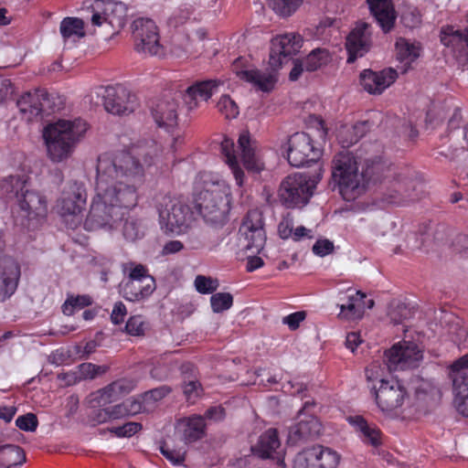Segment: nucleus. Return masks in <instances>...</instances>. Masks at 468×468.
<instances>
[{"instance_id": "64", "label": "nucleus", "mask_w": 468, "mask_h": 468, "mask_svg": "<svg viewBox=\"0 0 468 468\" xmlns=\"http://www.w3.org/2000/svg\"><path fill=\"white\" fill-rule=\"evenodd\" d=\"M452 247L457 252L468 253V235L463 233L457 234L452 241Z\"/></svg>"}, {"instance_id": "1", "label": "nucleus", "mask_w": 468, "mask_h": 468, "mask_svg": "<svg viewBox=\"0 0 468 468\" xmlns=\"http://www.w3.org/2000/svg\"><path fill=\"white\" fill-rule=\"evenodd\" d=\"M163 148L154 141L133 145L128 150L99 156L95 196L90 205H116L136 200V188L143 182L144 169L162 160Z\"/></svg>"}, {"instance_id": "3", "label": "nucleus", "mask_w": 468, "mask_h": 468, "mask_svg": "<svg viewBox=\"0 0 468 468\" xmlns=\"http://www.w3.org/2000/svg\"><path fill=\"white\" fill-rule=\"evenodd\" d=\"M88 130V123L80 119H58L43 129V140L48 158L61 163L71 156L77 144Z\"/></svg>"}, {"instance_id": "38", "label": "nucleus", "mask_w": 468, "mask_h": 468, "mask_svg": "<svg viewBox=\"0 0 468 468\" xmlns=\"http://www.w3.org/2000/svg\"><path fill=\"white\" fill-rule=\"evenodd\" d=\"M204 221L214 228H221L229 220L231 207H194Z\"/></svg>"}, {"instance_id": "17", "label": "nucleus", "mask_w": 468, "mask_h": 468, "mask_svg": "<svg viewBox=\"0 0 468 468\" xmlns=\"http://www.w3.org/2000/svg\"><path fill=\"white\" fill-rule=\"evenodd\" d=\"M338 462L339 456L335 452L316 445L297 453L293 468H335Z\"/></svg>"}, {"instance_id": "7", "label": "nucleus", "mask_w": 468, "mask_h": 468, "mask_svg": "<svg viewBox=\"0 0 468 468\" xmlns=\"http://www.w3.org/2000/svg\"><path fill=\"white\" fill-rule=\"evenodd\" d=\"M194 205L209 202L213 205H230L229 189L224 181L214 179L208 173H200L195 182Z\"/></svg>"}, {"instance_id": "32", "label": "nucleus", "mask_w": 468, "mask_h": 468, "mask_svg": "<svg viewBox=\"0 0 468 468\" xmlns=\"http://www.w3.org/2000/svg\"><path fill=\"white\" fill-rule=\"evenodd\" d=\"M48 101V94L45 90H37L23 94L17 101V106L22 112L28 113L31 118L46 112Z\"/></svg>"}, {"instance_id": "24", "label": "nucleus", "mask_w": 468, "mask_h": 468, "mask_svg": "<svg viewBox=\"0 0 468 468\" xmlns=\"http://www.w3.org/2000/svg\"><path fill=\"white\" fill-rule=\"evenodd\" d=\"M20 278V267L11 257L0 258V302L16 292Z\"/></svg>"}, {"instance_id": "44", "label": "nucleus", "mask_w": 468, "mask_h": 468, "mask_svg": "<svg viewBox=\"0 0 468 468\" xmlns=\"http://www.w3.org/2000/svg\"><path fill=\"white\" fill-rule=\"evenodd\" d=\"M414 307L403 302L393 300L388 305V315L395 324L411 318L414 314Z\"/></svg>"}, {"instance_id": "19", "label": "nucleus", "mask_w": 468, "mask_h": 468, "mask_svg": "<svg viewBox=\"0 0 468 468\" xmlns=\"http://www.w3.org/2000/svg\"><path fill=\"white\" fill-rule=\"evenodd\" d=\"M128 207H90L84 221L87 230L103 228L113 229L124 219Z\"/></svg>"}, {"instance_id": "42", "label": "nucleus", "mask_w": 468, "mask_h": 468, "mask_svg": "<svg viewBox=\"0 0 468 468\" xmlns=\"http://www.w3.org/2000/svg\"><path fill=\"white\" fill-rule=\"evenodd\" d=\"M59 31L65 42H75L85 36L84 23L77 17H65L60 22Z\"/></svg>"}, {"instance_id": "41", "label": "nucleus", "mask_w": 468, "mask_h": 468, "mask_svg": "<svg viewBox=\"0 0 468 468\" xmlns=\"http://www.w3.org/2000/svg\"><path fill=\"white\" fill-rule=\"evenodd\" d=\"M59 201L61 205H85L87 193L83 185L78 182L67 183L63 186Z\"/></svg>"}, {"instance_id": "40", "label": "nucleus", "mask_w": 468, "mask_h": 468, "mask_svg": "<svg viewBox=\"0 0 468 468\" xmlns=\"http://www.w3.org/2000/svg\"><path fill=\"white\" fill-rule=\"evenodd\" d=\"M396 51L398 60L404 65L403 70L414 62L420 54V46L417 42H410L406 38H399L396 41Z\"/></svg>"}, {"instance_id": "5", "label": "nucleus", "mask_w": 468, "mask_h": 468, "mask_svg": "<svg viewBox=\"0 0 468 468\" xmlns=\"http://www.w3.org/2000/svg\"><path fill=\"white\" fill-rule=\"evenodd\" d=\"M26 174L11 175L0 181V191L6 203L12 205H46L47 200L39 193L28 190Z\"/></svg>"}, {"instance_id": "39", "label": "nucleus", "mask_w": 468, "mask_h": 468, "mask_svg": "<svg viewBox=\"0 0 468 468\" xmlns=\"http://www.w3.org/2000/svg\"><path fill=\"white\" fill-rule=\"evenodd\" d=\"M26 462L24 450L16 444H3L0 439V468H16Z\"/></svg>"}, {"instance_id": "11", "label": "nucleus", "mask_w": 468, "mask_h": 468, "mask_svg": "<svg viewBox=\"0 0 468 468\" xmlns=\"http://www.w3.org/2000/svg\"><path fill=\"white\" fill-rule=\"evenodd\" d=\"M303 37L296 33L278 35L271 39L269 66L272 71H277L296 55L302 46Z\"/></svg>"}, {"instance_id": "36", "label": "nucleus", "mask_w": 468, "mask_h": 468, "mask_svg": "<svg viewBox=\"0 0 468 468\" xmlns=\"http://www.w3.org/2000/svg\"><path fill=\"white\" fill-rule=\"evenodd\" d=\"M364 299L366 294L361 291L348 295L347 303L338 304L340 308L338 318L346 321L361 319L364 315Z\"/></svg>"}, {"instance_id": "48", "label": "nucleus", "mask_w": 468, "mask_h": 468, "mask_svg": "<svg viewBox=\"0 0 468 468\" xmlns=\"http://www.w3.org/2000/svg\"><path fill=\"white\" fill-rule=\"evenodd\" d=\"M91 397V401L96 402L98 406H105L121 399L117 389L113 388L112 382L92 393Z\"/></svg>"}, {"instance_id": "22", "label": "nucleus", "mask_w": 468, "mask_h": 468, "mask_svg": "<svg viewBox=\"0 0 468 468\" xmlns=\"http://www.w3.org/2000/svg\"><path fill=\"white\" fill-rule=\"evenodd\" d=\"M321 423L314 415H305L296 424L289 429L288 443L299 445L318 438L321 432Z\"/></svg>"}, {"instance_id": "50", "label": "nucleus", "mask_w": 468, "mask_h": 468, "mask_svg": "<svg viewBox=\"0 0 468 468\" xmlns=\"http://www.w3.org/2000/svg\"><path fill=\"white\" fill-rule=\"evenodd\" d=\"M452 386L455 392L454 403L456 409L462 415L468 417V388L461 383L457 385L453 378Z\"/></svg>"}, {"instance_id": "37", "label": "nucleus", "mask_w": 468, "mask_h": 468, "mask_svg": "<svg viewBox=\"0 0 468 468\" xmlns=\"http://www.w3.org/2000/svg\"><path fill=\"white\" fill-rule=\"evenodd\" d=\"M279 446L277 431L270 429L260 436L258 442L251 446L250 450L253 455L261 459H269L272 457V453Z\"/></svg>"}, {"instance_id": "59", "label": "nucleus", "mask_w": 468, "mask_h": 468, "mask_svg": "<svg viewBox=\"0 0 468 468\" xmlns=\"http://www.w3.org/2000/svg\"><path fill=\"white\" fill-rule=\"evenodd\" d=\"M38 425V420L36 414L27 413L19 416L16 420V426L25 431H35Z\"/></svg>"}, {"instance_id": "12", "label": "nucleus", "mask_w": 468, "mask_h": 468, "mask_svg": "<svg viewBox=\"0 0 468 468\" xmlns=\"http://www.w3.org/2000/svg\"><path fill=\"white\" fill-rule=\"evenodd\" d=\"M239 232L247 241L246 250L259 253L263 249L266 241V232L263 213L258 207L247 212Z\"/></svg>"}, {"instance_id": "9", "label": "nucleus", "mask_w": 468, "mask_h": 468, "mask_svg": "<svg viewBox=\"0 0 468 468\" xmlns=\"http://www.w3.org/2000/svg\"><path fill=\"white\" fill-rule=\"evenodd\" d=\"M315 186L303 174L288 176L281 184L279 197L283 205H306Z\"/></svg>"}, {"instance_id": "2", "label": "nucleus", "mask_w": 468, "mask_h": 468, "mask_svg": "<svg viewBox=\"0 0 468 468\" xmlns=\"http://www.w3.org/2000/svg\"><path fill=\"white\" fill-rule=\"evenodd\" d=\"M384 163L378 155L362 157L349 153H339L333 161L332 178L339 194L346 202L361 196L370 181L380 179Z\"/></svg>"}, {"instance_id": "54", "label": "nucleus", "mask_w": 468, "mask_h": 468, "mask_svg": "<svg viewBox=\"0 0 468 468\" xmlns=\"http://www.w3.org/2000/svg\"><path fill=\"white\" fill-rule=\"evenodd\" d=\"M161 453L173 464L178 465L185 461L186 451L184 448L175 449L168 443L164 442L160 445Z\"/></svg>"}, {"instance_id": "61", "label": "nucleus", "mask_w": 468, "mask_h": 468, "mask_svg": "<svg viewBox=\"0 0 468 468\" xmlns=\"http://www.w3.org/2000/svg\"><path fill=\"white\" fill-rule=\"evenodd\" d=\"M404 249L410 250H423L425 251L424 243H422V239L420 237L418 233V229L413 231H410L407 233L405 238V246Z\"/></svg>"}, {"instance_id": "51", "label": "nucleus", "mask_w": 468, "mask_h": 468, "mask_svg": "<svg viewBox=\"0 0 468 468\" xmlns=\"http://www.w3.org/2000/svg\"><path fill=\"white\" fill-rule=\"evenodd\" d=\"M91 303L92 299L89 295L69 296L62 305V312L66 315H71L76 309H82Z\"/></svg>"}, {"instance_id": "45", "label": "nucleus", "mask_w": 468, "mask_h": 468, "mask_svg": "<svg viewBox=\"0 0 468 468\" xmlns=\"http://www.w3.org/2000/svg\"><path fill=\"white\" fill-rule=\"evenodd\" d=\"M57 208L58 215L69 229H75L81 224L82 207H57Z\"/></svg>"}, {"instance_id": "16", "label": "nucleus", "mask_w": 468, "mask_h": 468, "mask_svg": "<svg viewBox=\"0 0 468 468\" xmlns=\"http://www.w3.org/2000/svg\"><path fill=\"white\" fill-rule=\"evenodd\" d=\"M375 399L382 411H392L400 408L408 393L405 387L398 379H381L378 388H372Z\"/></svg>"}, {"instance_id": "21", "label": "nucleus", "mask_w": 468, "mask_h": 468, "mask_svg": "<svg viewBox=\"0 0 468 468\" xmlns=\"http://www.w3.org/2000/svg\"><path fill=\"white\" fill-rule=\"evenodd\" d=\"M418 233L422 239L425 251L429 252L447 243L451 229L443 223L425 220L418 225Z\"/></svg>"}, {"instance_id": "23", "label": "nucleus", "mask_w": 468, "mask_h": 468, "mask_svg": "<svg viewBox=\"0 0 468 468\" xmlns=\"http://www.w3.org/2000/svg\"><path fill=\"white\" fill-rule=\"evenodd\" d=\"M398 78V73L393 69H386L380 71L365 69L360 73V84L369 94H381Z\"/></svg>"}, {"instance_id": "8", "label": "nucleus", "mask_w": 468, "mask_h": 468, "mask_svg": "<svg viewBox=\"0 0 468 468\" xmlns=\"http://www.w3.org/2000/svg\"><path fill=\"white\" fill-rule=\"evenodd\" d=\"M132 27L134 48L138 53L149 56H161L163 54L157 27L152 19L137 18L133 22Z\"/></svg>"}, {"instance_id": "35", "label": "nucleus", "mask_w": 468, "mask_h": 468, "mask_svg": "<svg viewBox=\"0 0 468 468\" xmlns=\"http://www.w3.org/2000/svg\"><path fill=\"white\" fill-rule=\"evenodd\" d=\"M371 128L368 121L358 122L353 125L344 124L337 130L336 138L343 148L356 144Z\"/></svg>"}, {"instance_id": "46", "label": "nucleus", "mask_w": 468, "mask_h": 468, "mask_svg": "<svg viewBox=\"0 0 468 468\" xmlns=\"http://www.w3.org/2000/svg\"><path fill=\"white\" fill-rule=\"evenodd\" d=\"M329 60L330 55L325 48H314L304 58V69L307 71H315L326 65Z\"/></svg>"}, {"instance_id": "20", "label": "nucleus", "mask_w": 468, "mask_h": 468, "mask_svg": "<svg viewBox=\"0 0 468 468\" xmlns=\"http://www.w3.org/2000/svg\"><path fill=\"white\" fill-rule=\"evenodd\" d=\"M367 23L359 22L346 37V48L348 52L347 62L353 63L363 57L371 46V31Z\"/></svg>"}, {"instance_id": "18", "label": "nucleus", "mask_w": 468, "mask_h": 468, "mask_svg": "<svg viewBox=\"0 0 468 468\" xmlns=\"http://www.w3.org/2000/svg\"><path fill=\"white\" fill-rule=\"evenodd\" d=\"M232 71L240 80L251 83L254 87L262 91L271 90L277 80L273 72H261L253 69L249 59L243 57H239L234 60Z\"/></svg>"}, {"instance_id": "53", "label": "nucleus", "mask_w": 468, "mask_h": 468, "mask_svg": "<svg viewBox=\"0 0 468 468\" xmlns=\"http://www.w3.org/2000/svg\"><path fill=\"white\" fill-rule=\"evenodd\" d=\"M210 304L214 313L229 310L233 304V296L229 292H217L210 297Z\"/></svg>"}, {"instance_id": "15", "label": "nucleus", "mask_w": 468, "mask_h": 468, "mask_svg": "<svg viewBox=\"0 0 468 468\" xmlns=\"http://www.w3.org/2000/svg\"><path fill=\"white\" fill-rule=\"evenodd\" d=\"M193 211L190 207H164L159 209V225L167 236L180 235L188 229Z\"/></svg>"}, {"instance_id": "43", "label": "nucleus", "mask_w": 468, "mask_h": 468, "mask_svg": "<svg viewBox=\"0 0 468 468\" xmlns=\"http://www.w3.org/2000/svg\"><path fill=\"white\" fill-rule=\"evenodd\" d=\"M46 207H18L16 214L22 218L21 225L27 229H35L46 216Z\"/></svg>"}, {"instance_id": "49", "label": "nucleus", "mask_w": 468, "mask_h": 468, "mask_svg": "<svg viewBox=\"0 0 468 468\" xmlns=\"http://www.w3.org/2000/svg\"><path fill=\"white\" fill-rule=\"evenodd\" d=\"M217 109L226 119H235L239 114V108L236 101L226 94L219 98Z\"/></svg>"}, {"instance_id": "25", "label": "nucleus", "mask_w": 468, "mask_h": 468, "mask_svg": "<svg viewBox=\"0 0 468 468\" xmlns=\"http://www.w3.org/2000/svg\"><path fill=\"white\" fill-rule=\"evenodd\" d=\"M223 84L218 80H205L196 81L190 85L183 95V101L188 111H193L199 106L201 101H207Z\"/></svg>"}, {"instance_id": "33", "label": "nucleus", "mask_w": 468, "mask_h": 468, "mask_svg": "<svg viewBox=\"0 0 468 468\" xmlns=\"http://www.w3.org/2000/svg\"><path fill=\"white\" fill-rule=\"evenodd\" d=\"M182 431V440L186 444L202 440L207 435V425L201 415H191L179 421Z\"/></svg>"}, {"instance_id": "57", "label": "nucleus", "mask_w": 468, "mask_h": 468, "mask_svg": "<svg viewBox=\"0 0 468 468\" xmlns=\"http://www.w3.org/2000/svg\"><path fill=\"white\" fill-rule=\"evenodd\" d=\"M146 324L141 315H134L129 318L125 324V331L131 335H144Z\"/></svg>"}, {"instance_id": "29", "label": "nucleus", "mask_w": 468, "mask_h": 468, "mask_svg": "<svg viewBox=\"0 0 468 468\" xmlns=\"http://www.w3.org/2000/svg\"><path fill=\"white\" fill-rule=\"evenodd\" d=\"M182 375L181 388L188 402H195L202 394L203 388L199 382L196 367L187 362L180 367Z\"/></svg>"}, {"instance_id": "56", "label": "nucleus", "mask_w": 468, "mask_h": 468, "mask_svg": "<svg viewBox=\"0 0 468 468\" xmlns=\"http://www.w3.org/2000/svg\"><path fill=\"white\" fill-rule=\"evenodd\" d=\"M195 287L200 293H213L218 287V282L210 277L197 275L195 279Z\"/></svg>"}, {"instance_id": "6", "label": "nucleus", "mask_w": 468, "mask_h": 468, "mask_svg": "<svg viewBox=\"0 0 468 468\" xmlns=\"http://www.w3.org/2000/svg\"><path fill=\"white\" fill-rule=\"evenodd\" d=\"M93 93L101 100L104 109L112 114L124 115L135 110V95L122 84L100 86L94 89Z\"/></svg>"}, {"instance_id": "26", "label": "nucleus", "mask_w": 468, "mask_h": 468, "mask_svg": "<svg viewBox=\"0 0 468 468\" xmlns=\"http://www.w3.org/2000/svg\"><path fill=\"white\" fill-rule=\"evenodd\" d=\"M441 41L457 57L468 58V27L460 29L452 26L443 27L441 31Z\"/></svg>"}, {"instance_id": "10", "label": "nucleus", "mask_w": 468, "mask_h": 468, "mask_svg": "<svg viewBox=\"0 0 468 468\" xmlns=\"http://www.w3.org/2000/svg\"><path fill=\"white\" fill-rule=\"evenodd\" d=\"M422 358V349L414 342L404 341L384 353V361L389 371L417 367Z\"/></svg>"}, {"instance_id": "30", "label": "nucleus", "mask_w": 468, "mask_h": 468, "mask_svg": "<svg viewBox=\"0 0 468 468\" xmlns=\"http://www.w3.org/2000/svg\"><path fill=\"white\" fill-rule=\"evenodd\" d=\"M369 10L381 29L387 33L394 27L396 13L390 0H367Z\"/></svg>"}, {"instance_id": "34", "label": "nucleus", "mask_w": 468, "mask_h": 468, "mask_svg": "<svg viewBox=\"0 0 468 468\" xmlns=\"http://www.w3.org/2000/svg\"><path fill=\"white\" fill-rule=\"evenodd\" d=\"M153 117L159 127L165 130L177 123V104L175 101H161L152 110Z\"/></svg>"}, {"instance_id": "28", "label": "nucleus", "mask_w": 468, "mask_h": 468, "mask_svg": "<svg viewBox=\"0 0 468 468\" xmlns=\"http://www.w3.org/2000/svg\"><path fill=\"white\" fill-rule=\"evenodd\" d=\"M144 410L145 408L143 405L140 398L129 399L112 408H106L100 410L97 415V419L98 421L104 422L108 419H120L128 416H133Z\"/></svg>"}, {"instance_id": "52", "label": "nucleus", "mask_w": 468, "mask_h": 468, "mask_svg": "<svg viewBox=\"0 0 468 468\" xmlns=\"http://www.w3.org/2000/svg\"><path fill=\"white\" fill-rule=\"evenodd\" d=\"M109 370L108 366H97L92 363H82L78 366L80 380L94 379L98 376L105 374Z\"/></svg>"}, {"instance_id": "55", "label": "nucleus", "mask_w": 468, "mask_h": 468, "mask_svg": "<svg viewBox=\"0 0 468 468\" xmlns=\"http://www.w3.org/2000/svg\"><path fill=\"white\" fill-rule=\"evenodd\" d=\"M171 391L172 389L170 387L161 386L144 392L139 398L141 399V401L143 402L144 408H146V405L150 404L151 402H156L161 400L165 396H167Z\"/></svg>"}, {"instance_id": "60", "label": "nucleus", "mask_w": 468, "mask_h": 468, "mask_svg": "<svg viewBox=\"0 0 468 468\" xmlns=\"http://www.w3.org/2000/svg\"><path fill=\"white\" fill-rule=\"evenodd\" d=\"M142 429L139 422H127L119 427H113L109 431L118 437H131Z\"/></svg>"}, {"instance_id": "13", "label": "nucleus", "mask_w": 468, "mask_h": 468, "mask_svg": "<svg viewBox=\"0 0 468 468\" xmlns=\"http://www.w3.org/2000/svg\"><path fill=\"white\" fill-rule=\"evenodd\" d=\"M288 144L287 160L292 166L301 167L320 157V149L313 144L311 136L306 133L292 134Z\"/></svg>"}, {"instance_id": "58", "label": "nucleus", "mask_w": 468, "mask_h": 468, "mask_svg": "<svg viewBox=\"0 0 468 468\" xmlns=\"http://www.w3.org/2000/svg\"><path fill=\"white\" fill-rule=\"evenodd\" d=\"M144 235L140 223L135 219L125 218L123 236L126 239L133 241Z\"/></svg>"}, {"instance_id": "4", "label": "nucleus", "mask_w": 468, "mask_h": 468, "mask_svg": "<svg viewBox=\"0 0 468 468\" xmlns=\"http://www.w3.org/2000/svg\"><path fill=\"white\" fill-rule=\"evenodd\" d=\"M221 152L239 186H242L244 180V172L239 165V160L250 172L260 173L264 169L262 150L247 131L239 136L238 150L231 139L225 138L221 143Z\"/></svg>"}, {"instance_id": "63", "label": "nucleus", "mask_w": 468, "mask_h": 468, "mask_svg": "<svg viewBox=\"0 0 468 468\" xmlns=\"http://www.w3.org/2000/svg\"><path fill=\"white\" fill-rule=\"evenodd\" d=\"M113 388L117 389L120 398L129 394L135 387V382L132 379L121 378L112 382Z\"/></svg>"}, {"instance_id": "47", "label": "nucleus", "mask_w": 468, "mask_h": 468, "mask_svg": "<svg viewBox=\"0 0 468 468\" xmlns=\"http://www.w3.org/2000/svg\"><path fill=\"white\" fill-rule=\"evenodd\" d=\"M269 5L281 16H291L300 7L303 0H268Z\"/></svg>"}, {"instance_id": "62", "label": "nucleus", "mask_w": 468, "mask_h": 468, "mask_svg": "<svg viewBox=\"0 0 468 468\" xmlns=\"http://www.w3.org/2000/svg\"><path fill=\"white\" fill-rule=\"evenodd\" d=\"M334 243L327 239H317L312 248L313 252L319 257H324L331 254L334 252Z\"/></svg>"}, {"instance_id": "14", "label": "nucleus", "mask_w": 468, "mask_h": 468, "mask_svg": "<svg viewBox=\"0 0 468 468\" xmlns=\"http://www.w3.org/2000/svg\"><path fill=\"white\" fill-rule=\"evenodd\" d=\"M91 23L101 26L108 23L112 28L120 29L125 25L126 6L115 0H94L91 5Z\"/></svg>"}, {"instance_id": "31", "label": "nucleus", "mask_w": 468, "mask_h": 468, "mask_svg": "<svg viewBox=\"0 0 468 468\" xmlns=\"http://www.w3.org/2000/svg\"><path fill=\"white\" fill-rule=\"evenodd\" d=\"M347 421L351 424L364 443L377 448L382 444V433L375 424H369L360 415L349 416Z\"/></svg>"}, {"instance_id": "27", "label": "nucleus", "mask_w": 468, "mask_h": 468, "mask_svg": "<svg viewBox=\"0 0 468 468\" xmlns=\"http://www.w3.org/2000/svg\"><path fill=\"white\" fill-rule=\"evenodd\" d=\"M156 288L154 278H146L136 281L127 280L121 285L122 296L130 302H140L149 297Z\"/></svg>"}]
</instances>
